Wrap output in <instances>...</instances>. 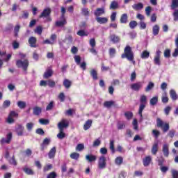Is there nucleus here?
<instances>
[{
  "instance_id": "3c124183",
  "label": "nucleus",
  "mask_w": 178,
  "mask_h": 178,
  "mask_svg": "<svg viewBox=\"0 0 178 178\" xmlns=\"http://www.w3.org/2000/svg\"><path fill=\"white\" fill-rule=\"evenodd\" d=\"M33 127H34V123L28 122L26 124V129H27L28 131H31L33 130Z\"/></svg>"
},
{
  "instance_id": "bb28decb",
  "label": "nucleus",
  "mask_w": 178,
  "mask_h": 178,
  "mask_svg": "<svg viewBox=\"0 0 178 178\" xmlns=\"http://www.w3.org/2000/svg\"><path fill=\"white\" fill-rule=\"evenodd\" d=\"M90 74L93 80H98V72L95 69L90 71Z\"/></svg>"
},
{
  "instance_id": "c85d7f7f",
  "label": "nucleus",
  "mask_w": 178,
  "mask_h": 178,
  "mask_svg": "<svg viewBox=\"0 0 178 178\" xmlns=\"http://www.w3.org/2000/svg\"><path fill=\"white\" fill-rule=\"evenodd\" d=\"M115 163L118 166H120L123 163V157L118 156L115 159Z\"/></svg>"
},
{
  "instance_id": "8fccbe9b",
  "label": "nucleus",
  "mask_w": 178,
  "mask_h": 178,
  "mask_svg": "<svg viewBox=\"0 0 178 178\" xmlns=\"http://www.w3.org/2000/svg\"><path fill=\"white\" fill-rule=\"evenodd\" d=\"M152 11V7L148 6L145 8L146 16H151V12Z\"/></svg>"
},
{
  "instance_id": "423d86ee",
  "label": "nucleus",
  "mask_w": 178,
  "mask_h": 178,
  "mask_svg": "<svg viewBox=\"0 0 178 178\" xmlns=\"http://www.w3.org/2000/svg\"><path fill=\"white\" fill-rule=\"evenodd\" d=\"M69 126V120L66 119H63L58 124V127L59 130H64V129H66Z\"/></svg>"
},
{
  "instance_id": "72a5a7b5",
  "label": "nucleus",
  "mask_w": 178,
  "mask_h": 178,
  "mask_svg": "<svg viewBox=\"0 0 178 178\" xmlns=\"http://www.w3.org/2000/svg\"><path fill=\"white\" fill-rule=\"evenodd\" d=\"M140 58L142 59H148L149 58V52L147 50H145L140 54Z\"/></svg>"
},
{
  "instance_id": "5fc2aeb1",
  "label": "nucleus",
  "mask_w": 178,
  "mask_h": 178,
  "mask_svg": "<svg viewBox=\"0 0 178 178\" xmlns=\"http://www.w3.org/2000/svg\"><path fill=\"white\" fill-rule=\"evenodd\" d=\"M9 106H10V100H5L3 102V108H4V109H6V108H9Z\"/></svg>"
},
{
  "instance_id": "6e6552de",
  "label": "nucleus",
  "mask_w": 178,
  "mask_h": 178,
  "mask_svg": "<svg viewBox=\"0 0 178 178\" xmlns=\"http://www.w3.org/2000/svg\"><path fill=\"white\" fill-rule=\"evenodd\" d=\"M154 65L157 66H161V50H157L156 51V56L154 59Z\"/></svg>"
},
{
  "instance_id": "20e7f679",
  "label": "nucleus",
  "mask_w": 178,
  "mask_h": 178,
  "mask_svg": "<svg viewBox=\"0 0 178 178\" xmlns=\"http://www.w3.org/2000/svg\"><path fill=\"white\" fill-rule=\"evenodd\" d=\"M140 105L139 106L138 115L142 118L143 111L145 109V104H147V96L145 95L140 96Z\"/></svg>"
},
{
  "instance_id": "cd10ccee",
  "label": "nucleus",
  "mask_w": 178,
  "mask_h": 178,
  "mask_svg": "<svg viewBox=\"0 0 178 178\" xmlns=\"http://www.w3.org/2000/svg\"><path fill=\"white\" fill-rule=\"evenodd\" d=\"M41 112H42V108H41V107L35 106L33 108V115L35 116L40 115Z\"/></svg>"
},
{
  "instance_id": "5701e85b",
  "label": "nucleus",
  "mask_w": 178,
  "mask_h": 178,
  "mask_svg": "<svg viewBox=\"0 0 178 178\" xmlns=\"http://www.w3.org/2000/svg\"><path fill=\"white\" fill-rule=\"evenodd\" d=\"M91 126H92V120H88L83 124V130L86 131V130H88Z\"/></svg>"
},
{
  "instance_id": "2f4dec72",
  "label": "nucleus",
  "mask_w": 178,
  "mask_h": 178,
  "mask_svg": "<svg viewBox=\"0 0 178 178\" xmlns=\"http://www.w3.org/2000/svg\"><path fill=\"white\" fill-rule=\"evenodd\" d=\"M23 171L29 176H33L34 175V171H33L31 168L25 167L23 168Z\"/></svg>"
},
{
  "instance_id": "0e129e2a",
  "label": "nucleus",
  "mask_w": 178,
  "mask_h": 178,
  "mask_svg": "<svg viewBox=\"0 0 178 178\" xmlns=\"http://www.w3.org/2000/svg\"><path fill=\"white\" fill-rule=\"evenodd\" d=\"M89 44L92 48H95L96 42L95 38H92L89 40Z\"/></svg>"
},
{
  "instance_id": "b1692460",
  "label": "nucleus",
  "mask_w": 178,
  "mask_h": 178,
  "mask_svg": "<svg viewBox=\"0 0 178 178\" xmlns=\"http://www.w3.org/2000/svg\"><path fill=\"white\" fill-rule=\"evenodd\" d=\"M159 30H161V27L159 26V25L156 24V25L153 26V27H152L153 35H158V34H159Z\"/></svg>"
},
{
  "instance_id": "69168bd1",
  "label": "nucleus",
  "mask_w": 178,
  "mask_h": 178,
  "mask_svg": "<svg viewBox=\"0 0 178 178\" xmlns=\"http://www.w3.org/2000/svg\"><path fill=\"white\" fill-rule=\"evenodd\" d=\"M172 15L174 17V21L178 22V10H175Z\"/></svg>"
},
{
  "instance_id": "473e14b6",
  "label": "nucleus",
  "mask_w": 178,
  "mask_h": 178,
  "mask_svg": "<svg viewBox=\"0 0 178 178\" xmlns=\"http://www.w3.org/2000/svg\"><path fill=\"white\" fill-rule=\"evenodd\" d=\"M149 104L152 106H155L158 104V96L153 97L149 102Z\"/></svg>"
},
{
  "instance_id": "a18cd8bd",
  "label": "nucleus",
  "mask_w": 178,
  "mask_h": 178,
  "mask_svg": "<svg viewBox=\"0 0 178 178\" xmlns=\"http://www.w3.org/2000/svg\"><path fill=\"white\" fill-rule=\"evenodd\" d=\"M109 56L111 58H113L116 54V49L115 48H110L108 51Z\"/></svg>"
},
{
  "instance_id": "2eb2a0df",
  "label": "nucleus",
  "mask_w": 178,
  "mask_h": 178,
  "mask_svg": "<svg viewBox=\"0 0 178 178\" xmlns=\"http://www.w3.org/2000/svg\"><path fill=\"white\" fill-rule=\"evenodd\" d=\"M129 22V16L127 15V13H124L121 15L120 19V23L121 24H126Z\"/></svg>"
},
{
  "instance_id": "4c0bfd02",
  "label": "nucleus",
  "mask_w": 178,
  "mask_h": 178,
  "mask_svg": "<svg viewBox=\"0 0 178 178\" xmlns=\"http://www.w3.org/2000/svg\"><path fill=\"white\" fill-rule=\"evenodd\" d=\"M119 8V3H117V1H112L111 5H110V9L113 10H115V9H118Z\"/></svg>"
},
{
  "instance_id": "c03bdc74",
  "label": "nucleus",
  "mask_w": 178,
  "mask_h": 178,
  "mask_svg": "<svg viewBox=\"0 0 178 178\" xmlns=\"http://www.w3.org/2000/svg\"><path fill=\"white\" fill-rule=\"evenodd\" d=\"M81 13L83 16H90V10L87 8H82Z\"/></svg>"
},
{
  "instance_id": "603ef678",
  "label": "nucleus",
  "mask_w": 178,
  "mask_h": 178,
  "mask_svg": "<svg viewBox=\"0 0 178 178\" xmlns=\"http://www.w3.org/2000/svg\"><path fill=\"white\" fill-rule=\"evenodd\" d=\"M36 134H39V136H44L45 131H44V129L41 128H38L35 130Z\"/></svg>"
},
{
  "instance_id": "13d9d810",
  "label": "nucleus",
  "mask_w": 178,
  "mask_h": 178,
  "mask_svg": "<svg viewBox=\"0 0 178 178\" xmlns=\"http://www.w3.org/2000/svg\"><path fill=\"white\" fill-rule=\"evenodd\" d=\"M170 111H172V107L170 106H168L164 109V113L166 115V116L169 115V113H170Z\"/></svg>"
},
{
  "instance_id": "bf43d9fd",
  "label": "nucleus",
  "mask_w": 178,
  "mask_h": 178,
  "mask_svg": "<svg viewBox=\"0 0 178 178\" xmlns=\"http://www.w3.org/2000/svg\"><path fill=\"white\" fill-rule=\"evenodd\" d=\"M65 98H66V97L65 96V93L60 92L58 95V99H60V102H65Z\"/></svg>"
},
{
  "instance_id": "864d4df0",
  "label": "nucleus",
  "mask_w": 178,
  "mask_h": 178,
  "mask_svg": "<svg viewBox=\"0 0 178 178\" xmlns=\"http://www.w3.org/2000/svg\"><path fill=\"white\" fill-rule=\"evenodd\" d=\"M19 31H20V25H17L14 29L15 37L19 35Z\"/></svg>"
},
{
  "instance_id": "a878e982",
  "label": "nucleus",
  "mask_w": 178,
  "mask_h": 178,
  "mask_svg": "<svg viewBox=\"0 0 178 178\" xmlns=\"http://www.w3.org/2000/svg\"><path fill=\"white\" fill-rule=\"evenodd\" d=\"M56 154V147H54L50 149L48 154L49 159H52V158H55Z\"/></svg>"
},
{
  "instance_id": "e2e57ef3",
  "label": "nucleus",
  "mask_w": 178,
  "mask_h": 178,
  "mask_svg": "<svg viewBox=\"0 0 178 178\" xmlns=\"http://www.w3.org/2000/svg\"><path fill=\"white\" fill-rule=\"evenodd\" d=\"M129 27L130 29H136V27H137V22L136 21H131L129 22Z\"/></svg>"
},
{
  "instance_id": "a19ab883",
  "label": "nucleus",
  "mask_w": 178,
  "mask_h": 178,
  "mask_svg": "<svg viewBox=\"0 0 178 178\" xmlns=\"http://www.w3.org/2000/svg\"><path fill=\"white\" fill-rule=\"evenodd\" d=\"M124 116L127 118V120H131V119H133V113L131 111L125 112Z\"/></svg>"
},
{
  "instance_id": "de8ad7c7",
  "label": "nucleus",
  "mask_w": 178,
  "mask_h": 178,
  "mask_svg": "<svg viewBox=\"0 0 178 178\" xmlns=\"http://www.w3.org/2000/svg\"><path fill=\"white\" fill-rule=\"evenodd\" d=\"M76 34L77 35H79V37H87V35H88V34L86 33L84 30H79Z\"/></svg>"
},
{
  "instance_id": "9b49d317",
  "label": "nucleus",
  "mask_w": 178,
  "mask_h": 178,
  "mask_svg": "<svg viewBox=\"0 0 178 178\" xmlns=\"http://www.w3.org/2000/svg\"><path fill=\"white\" fill-rule=\"evenodd\" d=\"M94 15L96 17H99V16H102V15H105V8H98L95 12Z\"/></svg>"
},
{
  "instance_id": "052dcab7",
  "label": "nucleus",
  "mask_w": 178,
  "mask_h": 178,
  "mask_svg": "<svg viewBox=\"0 0 178 178\" xmlns=\"http://www.w3.org/2000/svg\"><path fill=\"white\" fill-rule=\"evenodd\" d=\"M52 169V164H47L43 168V172H48Z\"/></svg>"
},
{
  "instance_id": "09e8293b",
  "label": "nucleus",
  "mask_w": 178,
  "mask_h": 178,
  "mask_svg": "<svg viewBox=\"0 0 178 178\" xmlns=\"http://www.w3.org/2000/svg\"><path fill=\"white\" fill-rule=\"evenodd\" d=\"M47 86H49V87H50L51 88H54V87L56 86V83H55V81H52L50 79L47 81Z\"/></svg>"
},
{
  "instance_id": "58836bf2",
  "label": "nucleus",
  "mask_w": 178,
  "mask_h": 178,
  "mask_svg": "<svg viewBox=\"0 0 178 178\" xmlns=\"http://www.w3.org/2000/svg\"><path fill=\"white\" fill-rule=\"evenodd\" d=\"M17 104L20 109H24L26 106V102L23 101H19Z\"/></svg>"
},
{
  "instance_id": "4468645a",
  "label": "nucleus",
  "mask_w": 178,
  "mask_h": 178,
  "mask_svg": "<svg viewBox=\"0 0 178 178\" xmlns=\"http://www.w3.org/2000/svg\"><path fill=\"white\" fill-rule=\"evenodd\" d=\"M151 162H152V157L151 156H147L143 160V163L145 167L149 166Z\"/></svg>"
},
{
  "instance_id": "393cba45",
  "label": "nucleus",
  "mask_w": 178,
  "mask_h": 178,
  "mask_svg": "<svg viewBox=\"0 0 178 178\" xmlns=\"http://www.w3.org/2000/svg\"><path fill=\"white\" fill-rule=\"evenodd\" d=\"M132 8L134 10H141L144 8V4L143 3H135L132 6Z\"/></svg>"
},
{
  "instance_id": "338daca9",
  "label": "nucleus",
  "mask_w": 178,
  "mask_h": 178,
  "mask_svg": "<svg viewBox=\"0 0 178 178\" xmlns=\"http://www.w3.org/2000/svg\"><path fill=\"white\" fill-rule=\"evenodd\" d=\"M170 56V49H166L164 51V57L165 58H169Z\"/></svg>"
},
{
  "instance_id": "f3484780",
  "label": "nucleus",
  "mask_w": 178,
  "mask_h": 178,
  "mask_svg": "<svg viewBox=\"0 0 178 178\" xmlns=\"http://www.w3.org/2000/svg\"><path fill=\"white\" fill-rule=\"evenodd\" d=\"M110 40L113 44H118L120 42V37L115 34L110 35Z\"/></svg>"
},
{
  "instance_id": "f257e3e1",
  "label": "nucleus",
  "mask_w": 178,
  "mask_h": 178,
  "mask_svg": "<svg viewBox=\"0 0 178 178\" xmlns=\"http://www.w3.org/2000/svg\"><path fill=\"white\" fill-rule=\"evenodd\" d=\"M121 58L122 59H127L129 62H132L134 65L136 63V61H134V53L131 49V47L129 45L125 47L124 53L121 55Z\"/></svg>"
},
{
  "instance_id": "412c9836",
  "label": "nucleus",
  "mask_w": 178,
  "mask_h": 178,
  "mask_svg": "<svg viewBox=\"0 0 178 178\" xmlns=\"http://www.w3.org/2000/svg\"><path fill=\"white\" fill-rule=\"evenodd\" d=\"M104 108H108L109 109L110 108H112V106H115V101H106L104 103Z\"/></svg>"
},
{
  "instance_id": "e433bc0d",
  "label": "nucleus",
  "mask_w": 178,
  "mask_h": 178,
  "mask_svg": "<svg viewBox=\"0 0 178 178\" xmlns=\"http://www.w3.org/2000/svg\"><path fill=\"white\" fill-rule=\"evenodd\" d=\"M62 19H63V21H57L56 22V26L57 27H62V26H65V24H66V23H67L66 22V19H65V18H62Z\"/></svg>"
},
{
  "instance_id": "dca6fc26",
  "label": "nucleus",
  "mask_w": 178,
  "mask_h": 178,
  "mask_svg": "<svg viewBox=\"0 0 178 178\" xmlns=\"http://www.w3.org/2000/svg\"><path fill=\"white\" fill-rule=\"evenodd\" d=\"M95 20L99 23V24H106L108 23V18L106 17H97L95 18Z\"/></svg>"
},
{
  "instance_id": "680f3d73",
  "label": "nucleus",
  "mask_w": 178,
  "mask_h": 178,
  "mask_svg": "<svg viewBox=\"0 0 178 178\" xmlns=\"http://www.w3.org/2000/svg\"><path fill=\"white\" fill-rule=\"evenodd\" d=\"M40 124H49V120L47 119L41 118L39 120Z\"/></svg>"
},
{
  "instance_id": "1a4fd4ad",
  "label": "nucleus",
  "mask_w": 178,
  "mask_h": 178,
  "mask_svg": "<svg viewBox=\"0 0 178 178\" xmlns=\"http://www.w3.org/2000/svg\"><path fill=\"white\" fill-rule=\"evenodd\" d=\"M143 88V83L141 82L134 83L131 85V88L134 91H140Z\"/></svg>"
},
{
  "instance_id": "aec40b11",
  "label": "nucleus",
  "mask_w": 178,
  "mask_h": 178,
  "mask_svg": "<svg viewBox=\"0 0 178 178\" xmlns=\"http://www.w3.org/2000/svg\"><path fill=\"white\" fill-rule=\"evenodd\" d=\"M163 153L165 158H168V156H169V145L164 144L163 145Z\"/></svg>"
},
{
  "instance_id": "a211bd4d",
  "label": "nucleus",
  "mask_w": 178,
  "mask_h": 178,
  "mask_svg": "<svg viewBox=\"0 0 178 178\" xmlns=\"http://www.w3.org/2000/svg\"><path fill=\"white\" fill-rule=\"evenodd\" d=\"M29 44H30L31 48H35L37 47V38L34 36L30 37L29 39Z\"/></svg>"
},
{
  "instance_id": "37998d69",
  "label": "nucleus",
  "mask_w": 178,
  "mask_h": 178,
  "mask_svg": "<svg viewBox=\"0 0 178 178\" xmlns=\"http://www.w3.org/2000/svg\"><path fill=\"white\" fill-rule=\"evenodd\" d=\"M177 8H178V0H172L171 4V9L172 10H175V9H176Z\"/></svg>"
},
{
  "instance_id": "39448f33",
  "label": "nucleus",
  "mask_w": 178,
  "mask_h": 178,
  "mask_svg": "<svg viewBox=\"0 0 178 178\" xmlns=\"http://www.w3.org/2000/svg\"><path fill=\"white\" fill-rule=\"evenodd\" d=\"M99 169H105L106 168V157L102 155L99 158L98 161Z\"/></svg>"
},
{
  "instance_id": "f03ea898",
  "label": "nucleus",
  "mask_w": 178,
  "mask_h": 178,
  "mask_svg": "<svg viewBox=\"0 0 178 178\" xmlns=\"http://www.w3.org/2000/svg\"><path fill=\"white\" fill-rule=\"evenodd\" d=\"M156 127L161 129L163 133H168L170 126L168 122H163L161 118H156Z\"/></svg>"
},
{
  "instance_id": "6ab92c4d",
  "label": "nucleus",
  "mask_w": 178,
  "mask_h": 178,
  "mask_svg": "<svg viewBox=\"0 0 178 178\" xmlns=\"http://www.w3.org/2000/svg\"><path fill=\"white\" fill-rule=\"evenodd\" d=\"M86 159L91 163V162H95L97 161V156L92 154H88L86 156Z\"/></svg>"
},
{
  "instance_id": "774afa93",
  "label": "nucleus",
  "mask_w": 178,
  "mask_h": 178,
  "mask_svg": "<svg viewBox=\"0 0 178 178\" xmlns=\"http://www.w3.org/2000/svg\"><path fill=\"white\" fill-rule=\"evenodd\" d=\"M56 172H50L48 175L47 178H56Z\"/></svg>"
},
{
  "instance_id": "7ed1b4c3",
  "label": "nucleus",
  "mask_w": 178,
  "mask_h": 178,
  "mask_svg": "<svg viewBox=\"0 0 178 178\" xmlns=\"http://www.w3.org/2000/svg\"><path fill=\"white\" fill-rule=\"evenodd\" d=\"M30 63L29 62V59H25L24 60H17L16 61V66L19 68L22 67V70L27 73V70L29 69V65Z\"/></svg>"
},
{
  "instance_id": "ddd939ff",
  "label": "nucleus",
  "mask_w": 178,
  "mask_h": 178,
  "mask_svg": "<svg viewBox=\"0 0 178 178\" xmlns=\"http://www.w3.org/2000/svg\"><path fill=\"white\" fill-rule=\"evenodd\" d=\"M52 74H54V71L52 68L48 67L43 74V77L44 79H49V77H52Z\"/></svg>"
},
{
  "instance_id": "0eeeda50",
  "label": "nucleus",
  "mask_w": 178,
  "mask_h": 178,
  "mask_svg": "<svg viewBox=\"0 0 178 178\" xmlns=\"http://www.w3.org/2000/svg\"><path fill=\"white\" fill-rule=\"evenodd\" d=\"M6 137H7L6 139L5 138H1L0 141V144H1V145L3 144H10V141H12V137H13L12 132L8 133Z\"/></svg>"
},
{
  "instance_id": "6e6d98bb",
  "label": "nucleus",
  "mask_w": 178,
  "mask_h": 178,
  "mask_svg": "<svg viewBox=\"0 0 178 178\" xmlns=\"http://www.w3.org/2000/svg\"><path fill=\"white\" fill-rule=\"evenodd\" d=\"M176 134V131L175 129H171L169 131L168 134V136L170 137V138H173L175 137V135Z\"/></svg>"
},
{
  "instance_id": "4d7b16f0",
  "label": "nucleus",
  "mask_w": 178,
  "mask_h": 178,
  "mask_svg": "<svg viewBox=\"0 0 178 178\" xmlns=\"http://www.w3.org/2000/svg\"><path fill=\"white\" fill-rule=\"evenodd\" d=\"M74 58L76 65H79L81 63V57L80 56H74Z\"/></svg>"
},
{
  "instance_id": "f8f14e48",
  "label": "nucleus",
  "mask_w": 178,
  "mask_h": 178,
  "mask_svg": "<svg viewBox=\"0 0 178 178\" xmlns=\"http://www.w3.org/2000/svg\"><path fill=\"white\" fill-rule=\"evenodd\" d=\"M15 131L19 137H22V136H24V127L22 124H19L17 127L15 129Z\"/></svg>"
},
{
  "instance_id": "c756f323",
  "label": "nucleus",
  "mask_w": 178,
  "mask_h": 178,
  "mask_svg": "<svg viewBox=\"0 0 178 178\" xmlns=\"http://www.w3.org/2000/svg\"><path fill=\"white\" fill-rule=\"evenodd\" d=\"M63 86L67 89L70 88L72 87V81L67 79H64Z\"/></svg>"
},
{
  "instance_id": "ea45409f",
  "label": "nucleus",
  "mask_w": 178,
  "mask_h": 178,
  "mask_svg": "<svg viewBox=\"0 0 178 178\" xmlns=\"http://www.w3.org/2000/svg\"><path fill=\"white\" fill-rule=\"evenodd\" d=\"M110 149H111L112 154H115V140H110Z\"/></svg>"
},
{
  "instance_id": "f704fd0d",
  "label": "nucleus",
  "mask_w": 178,
  "mask_h": 178,
  "mask_svg": "<svg viewBox=\"0 0 178 178\" xmlns=\"http://www.w3.org/2000/svg\"><path fill=\"white\" fill-rule=\"evenodd\" d=\"M71 159H74V161H78L79 158H80V154L77 153V152H72L70 155Z\"/></svg>"
},
{
  "instance_id": "49530a36",
  "label": "nucleus",
  "mask_w": 178,
  "mask_h": 178,
  "mask_svg": "<svg viewBox=\"0 0 178 178\" xmlns=\"http://www.w3.org/2000/svg\"><path fill=\"white\" fill-rule=\"evenodd\" d=\"M9 163L10 165H13V166H17V161H16V159H15V156H13L9 160Z\"/></svg>"
},
{
  "instance_id": "79ce46f5",
  "label": "nucleus",
  "mask_w": 178,
  "mask_h": 178,
  "mask_svg": "<svg viewBox=\"0 0 178 178\" xmlns=\"http://www.w3.org/2000/svg\"><path fill=\"white\" fill-rule=\"evenodd\" d=\"M59 131L60 132L57 134V137L60 140H63V138L66 137V134H65L63 130H59Z\"/></svg>"
},
{
  "instance_id": "4be33fe9",
  "label": "nucleus",
  "mask_w": 178,
  "mask_h": 178,
  "mask_svg": "<svg viewBox=\"0 0 178 178\" xmlns=\"http://www.w3.org/2000/svg\"><path fill=\"white\" fill-rule=\"evenodd\" d=\"M159 149V145L158 143H154L152 147V154L153 155H156V152H158V150Z\"/></svg>"
},
{
  "instance_id": "7c9ffc66",
  "label": "nucleus",
  "mask_w": 178,
  "mask_h": 178,
  "mask_svg": "<svg viewBox=\"0 0 178 178\" xmlns=\"http://www.w3.org/2000/svg\"><path fill=\"white\" fill-rule=\"evenodd\" d=\"M170 97L173 101L177 99V94L175 90H170Z\"/></svg>"
},
{
  "instance_id": "9d476101",
  "label": "nucleus",
  "mask_w": 178,
  "mask_h": 178,
  "mask_svg": "<svg viewBox=\"0 0 178 178\" xmlns=\"http://www.w3.org/2000/svg\"><path fill=\"white\" fill-rule=\"evenodd\" d=\"M51 8H45L42 13L39 15V18L41 19L42 17H48L49 16H51Z\"/></svg>"
},
{
  "instance_id": "c9c22d12",
  "label": "nucleus",
  "mask_w": 178,
  "mask_h": 178,
  "mask_svg": "<svg viewBox=\"0 0 178 178\" xmlns=\"http://www.w3.org/2000/svg\"><path fill=\"white\" fill-rule=\"evenodd\" d=\"M154 87H155V84L154 83V82H149L147 86L145 89V91L146 92H148V91H151V90H152Z\"/></svg>"
}]
</instances>
